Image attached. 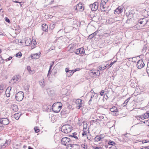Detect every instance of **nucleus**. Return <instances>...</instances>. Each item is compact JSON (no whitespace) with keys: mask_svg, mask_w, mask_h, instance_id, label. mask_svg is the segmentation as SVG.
I'll return each instance as SVG.
<instances>
[{"mask_svg":"<svg viewBox=\"0 0 149 149\" xmlns=\"http://www.w3.org/2000/svg\"><path fill=\"white\" fill-rule=\"evenodd\" d=\"M98 74V75H99L100 74V71L98 70H97V72H96V73Z\"/></svg>","mask_w":149,"mask_h":149,"instance_id":"62","label":"nucleus"},{"mask_svg":"<svg viewBox=\"0 0 149 149\" xmlns=\"http://www.w3.org/2000/svg\"><path fill=\"white\" fill-rule=\"evenodd\" d=\"M11 142V140H6L5 142V144L7 145V146L8 145V144H9Z\"/></svg>","mask_w":149,"mask_h":149,"instance_id":"40","label":"nucleus"},{"mask_svg":"<svg viewBox=\"0 0 149 149\" xmlns=\"http://www.w3.org/2000/svg\"><path fill=\"white\" fill-rule=\"evenodd\" d=\"M35 132L36 133H38L39 132L40 130L37 127H35L34 128Z\"/></svg>","mask_w":149,"mask_h":149,"instance_id":"35","label":"nucleus"},{"mask_svg":"<svg viewBox=\"0 0 149 149\" xmlns=\"http://www.w3.org/2000/svg\"><path fill=\"white\" fill-rule=\"evenodd\" d=\"M96 121L94 120H92L90 122V123L93 124V123H96Z\"/></svg>","mask_w":149,"mask_h":149,"instance_id":"51","label":"nucleus"},{"mask_svg":"<svg viewBox=\"0 0 149 149\" xmlns=\"http://www.w3.org/2000/svg\"><path fill=\"white\" fill-rule=\"evenodd\" d=\"M110 111L111 112H116L118 111L117 108L115 106H114L112 108H111L110 109Z\"/></svg>","mask_w":149,"mask_h":149,"instance_id":"28","label":"nucleus"},{"mask_svg":"<svg viewBox=\"0 0 149 149\" xmlns=\"http://www.w3.org/2000/svg\"><path fill=\"white\" fill-rule=\"evenodd\" d=\"M107 65L106 66H104V67H103V70H104L105 69L107 68L108 67Z\"/></svg>","mask_w":149,"mask_h":149,"instance_id":"63","label":"nucleus"},{"mask_svg":"<svg viewBox=\"0 0 149 149\" xmlns=\"http://www.w3.org/2000/svg\"><path fill=\"white\" fill-rule=\"evenodd\" d=\"M140 116V119H144L145 118H145V117L144 116V115L143 116Z\"/></svg>","mask_w":149,"mask_h":149,"instance_id":"53","label":"nucleus"},{"mask_svg":"<svg viewBox=\"0 0 149 149\" xmlns=\"http://www.w3.org/2000/svg\"><path fill=\"white\" fill-rule=\"evenodd\" d=\"M87 123H84V128H83V130H84L85 131H86V130H88L87 129Z\"/></svg>","mask_w":149,"mask_h":149,"instance_id":"36","label":"nucleus"},{"mask_svg":"<svg viewBox=\"0 0 149 149\" xmlns=\"http://www.w3.org/2000/svg\"><path fill=\"white\" fill-rule=\"evenodd\" d=\"M68 113V111L66 109H63L61 112V115L65 116Z\"/></svg>","mask_w":149,"mask_h":149,"instance_id":"30","label":"nucleus"},{"mask_svg":"<svg viewBox=\"0 0 149 149\" xmlns=\"http://www.w3.org/2000/svg\"><path fill=\"white\" fill-rule=\"evenodd\" d=\"M145 118H149V111L146 112L144 114Z\"/></svg>","mask_w":149,"mask_h":149,"instance_id":"38","label":"nucleus"},{"mask_svg":"<svg viewBox=\"0 0 149 149\" xmlns=\"http://www.w3.org/2000/svg\"><path fill=\"white\" fill-rule=\"evenodd\" d=\"M70 147V149H71V148H72L73 149H79V146L77 144H74L73 142Z\"/></svg>","mask_w":149,"mask_h":149,"instance_id":"18","label":"nucleus"},{"mask_svg":"<svg viewBox=\"0 0 149 149\" xmlns=\"http://www.w3.org/2000/svg\"><path fill=\"white\" fill-rule=\"evenodd\" d=\"M114 64V63L111 62L109 65H108V66H109V68L111 67L112 65Z\"/></svg>","mask_w":149,"mask_h":149,"instance_id":"54","label":"nucleus"},{"mask_svg":"<svg viewBox=\"0 0 149 149\" xmlns=\"http://www.w3.org/2000/svg\"><path fill=\"white\" fill-rule=\"evenodd\" d=\"M4 91L3 90L0 89V96L3 93Z\"/></svg>","mask_w":149,"mask_h":149,"instance_id":"56","label":"nucleus"},{"mask_svg":"<svg viewBox=\"0 0 149 149\" xmlns=\"http://www.w3.org/2000/svg\"><path fill=\"white\" fill-rule=\"evenodd\" d=\"M81 146L82 147L84 148V149H86V148H87L86 146H85L84 145H82Z\"/></svg>","mask_w":149,"mask_h":149,"instance_id":"59","label":"nucleus"},{"mask_svg":"<svg viewBox=\"0 0 149 149\" xmlns=\"http://www.w3.org/2000/svg\"><path fill=\"white\" fill-rule=\"evenodd\" d=\"M77 134V133L76 132H74L72 133L73 138L75 139H78V137L76 136Z\"/></svg>","mask_w":149,"mask_h":149,"instance_id":"37","label":"nucleus"},{"mask_svg":"<svg viewBox=\"0 0 149 149\" xmlns=\"http://www.w3.org/2000/svg\"><path fill=\"white\" fill-rule=\"evenodd\" d=\"M72 130V127L70 125H63L61 127V131L65 133H68Z\"/></svg>","mask_w":149,"mask_h":149,"instance_id":"4","label":"nucleus"},{"mask_svg":"<svg viewBox=\"0 0 149 149\" xmlns=\"http://www.w3.org/2000/svg\"><path fill=\"white\" fill-rule=\"evenodd\" d=\"M77 70L76 69H75L74 70H70V72H69L68 73H67V77H69L72 76L74 73L77 71Z\"/></svg>","mask_w":149,"mask_h":149,"instance_id":"23","label":"nucleus"},{"mask_svg":"<svg viewBox=\"0 0 149 149\" xmlns=\"http://www.w3.org/2000/svg\"><path fill=\"white\" fill-rule=\"evenodd\" d=\"M7 146V145L5 144V143H2L1 145V148H4L6 146Z\"/></svg>","mask_w":149,"mask_h":149,"instance_id":"42","label":"nucleus"},{"mask_svg":"<svg viewBox=\"0 0 149 149\" xmlns=\"http://www.w3.org/2000/svg\"><path fill=\"white\" fill-rule=\"evenodd\" d=\"M73 52L76 54L79 55L80 56H83L85 54V50L83 47L79 48L74 50Z\"/></svg>","mask_w":149,"mask_h":149,"instance_id":"7","label":"nucleus"},{"mask_svg":"<svg viewBox=\"0 0 149 149\" xmlns=\"http://www.w3.org/2000/svg\"><path fill=\"white\" fill-rule=\"evenodd\" d=\"M12 110L14 111H16L18 110V108L17 105L14 104L11 107Z\"/></svg>","mask_w":149,"mask_h":149,"instance_id":"25","label":"nucleus"},{"mask_svg":"<svg viewBox=\"0 0 149 149\" xmlns=\"http://www.w3.org/2000/svg\"><path fill=\"white\" fill-rule=\"evenodd\" d=\"M61 143L62 144L69 147L72 143V141L70 138L65 137L62 138L61 141Z\"/></svg>","mask_w":149,"mask_h":149,"instance_id":"1","label":"nucleus"},{"mask_svg":"<svg viewBox=\"0 0 149 149\" xmlns=\"http://www.w3.org/2000/svg\"><path fill=\"white\" fill-rule=\"evenodd\" d=\"M0 122L4 125H7L9 123V120L6 118H0Z\"/></svg>","mask_w":149,"mask_h":149,"instance_id":"14","label":"nucleus"},{"mask_svg":"<svg viewBox=\"0 0 149 149\" xmlns=\"http://www.w3.org/2000/svg\"><path fill=\"white\" fill-rule=\"evenodd\" d=\"M109 148L110 149H116L117 148L116 146L115 145H113L110 146H109Z\"/></svg>","mask_w":149,"mask_h":149,"instance_id":"39","label":"nucleus"},{"mask_svg":"<svg viewBox=\"0 0 149 149\" xmlns=\"http://www.w3.org/2000/svg\"><path fill=\"white\" fill-rule=\"evenodd\" d=\"M39 53V54L36 53L33 54L31 56V58L32 59H33L38 58L40 56L39 55L40 54V52Z\"/></svg>","mask_w":149,"mask_h":149,"instance_id":"21","label":"nucleus"},{"mask_svg":"<svg viewBox=\"0 0 149 149\" xmlns=\"http://www.w3.org/2000/svg\"><path fill=\"white\" fill-rule=\"evenodd\" d=\"M147 22L146 18H141L138 21V22L143 25H145Z\"/></svg>","mask_w":149,"mask_h":149,"instance_id":"15","label":"nucleus"},{"mask_svg":"<svg viewBox=\"0 0 149 149\" xmlns=\"http://www.w3.org/2000/svg\"><path fill=\"white\" fill-rule=\"evenodd\" d=\"M115 12L118 14L120 13L123 12V9L120 7H119L115 10Z\"/></svg>","mask_w":149,"mask_h":149,"instance_id":"22","label":"nucleus"},{"mask_svg":"<svg viewBox=\"0 0 149 149\" xmlns=\"http://www.w3.org/2000/svg\"><path fill=\"white\" fill-rule=\"evenodd\" d=\"M40 84L42 88L45 86L44 79H43L40 81Z\"/></svg>","mask_w":149,"mask_h":149,"instance_id":"29","label":"nucleus"},{"mask_svg":"<svg viewBox=\"0 0 149 149\" xmlns=\"http://www.w3.org/2000/svg\"><path fill=\"white\" fill-rule=\"evenodd\" d=\"M109 146H113V145H115V143L113 142V141H110L108 142Z\"/></svg>","mask_w":149,"mask_h":149,"instance_id":"31","label":"nucleus"},{"mask_svg":"<svg viewBox=\"0 0 149 149\" xmlns=\"http://www.w3.org/2000/svg\"><path fill=\"white\" fill-rule=\"evenodd\" d=\"M98 6V3L97 2H95L93 4H91L90 7L91 8L92 10L95 11L97 10Z\"/></svg>","mask_w":149,"mask_h":149,"instance_id":"11","label":"nucleus"},{"mask_svg":"<svg viewBox=\"0 0 149 149\" xmlns=\"http://www.w3.org/2000/svg\"><path fill=\"white\" fill-rule=\"evenodd\" d=\"M42 30L45 32H47L48 31V26L46 24H44L42 25Z\"/></svg>","mask_w":149,"mask_h":149,"instance_id":"19","label":"nucleus"},{"mask_svg":"<svg viewBox=\"0 0 149 149\" xmlns=\"http://www.w3.org/2000/svg\"><path fill=\"white\" fill-rule=\"evenodd\" d=\"M25 43L26 46H28L32 43V41L30 38H26L25 39Z\"/></svg>","mask_w":149,"mask_h":149,"instance_id":"16","label":"nucleus"},{"mask_svg":"<svg viewBox=\"0 0 149 149\" xmlns=\"http://www.w3.org/2000/svg\"><path fill=\"white\" fill-rule=\"evenodd\" d=\"M21 80V77L19 75H16L14 76L11 80L12 81H13L14 83L19 82Z\"/></svg>","mask_w":149,"mask_h":149,"instance_id":"10","label":"nucleus"},{"mask_svg":"<svg viewBox=\"0 0 149 149\" xmlns=\"http://www.w3.org/2000/svg\"><path fill=\"white\" fill-rule=\"evenodd\" d=\"M128 59V60L130 61H132L133 62L136 63V57H134L133 58H128L127 59Z\"/></svg>","mask_w":149,"mask_h":149,"instance_id":"27","label":"nucleus"},{"mask_svg":"<svg viewBox=\"0 0 149 149\" xmlns=\"http://www.w3.org/2000/svg\"><path fill=\"white\" fill-rule=\"evenodd\" d=\"M106 3L103 0H102L100 3V7L102 11H105L107 9V7L106 6Z\"/></svg>","mask_w":149,"mask_h":149,"instance_id":"8","label":"nucleus"},{"mask_svg":"<svg viewBox=\"0 0 149 149\" xmlns=\"http://www.w3.org/2000/svg\"><path fill=\"white\" fill-rule=\"evenodd\" d=\"M104 91L102 90L100 94V95L103 96L104 95Z\"/></svg>","mask_w":149,"mask_h":149,"instance_id":"50","label":"nucleus"},{"mask_svg":"<svg viewBox=\"0 0 149 149\" xmlns=\"http://www.w3.org/2000/svg\"><path fill=\"white\" fill-rule=\"evenodd\" d=\"M97 33V31H96L95 32L90 35L89 36L88 39H91L92 38H93L94 36H95L96 35Z\"/></svg>","mask_w":149,"mask_h":149,"instance_id":"24","label":"nucleus"},{"mask_svg":"<svg viewBox=\"0 0 149 149\" xmlns=\"http://www.w3.org/2000/svg\"><path fill=\"white\" fill-rule=\"evenodd\" d=\"M62 107V104L61 103L57 102L54 103L52 107V110L54 112L58 113Z\"/></svg>","mask_w":149,"mask_h":149,"instance_id":"2","label":"nucleus"},{"mask_svg":"<svg viewBox=\"0 0 149 149\" xmlns=\"http://www.w3.org/2000/svg\"><path fill=\"white\" fill-rule=\"evenodd\" d=\"M12 58V57L10 56L8 58L6 59V61H10V60Z\"/></svg>","mask_w":149,"mask_h":149,"instance_id":"49","label":"nucleus"},{"mask_svg":"<svg viewBox=\"0 0 149 149\" xmlns=\"http://www.w3.org/2000/svg\"><path fill=\"white\" fill-rule=\"evenodd\" d=\"M91 93L92 94H91V97L90 99L88 102V104L89 105L91 104V102L92 101H93L94 100L95 98V99H97L98 97L97 94L94 92L93 89L91 90L90 92L88 93V94H90Z\"/></svg>","mask_w":149,"mask_h":149,"instance_id":"5","label":"nucleus"},{"mask_svg":"<svg viewBox=\"0 0 149 149\" xmlns=\"http://www.w3.org/2000/svg\"><path fill=\"white\" fill-rule=\"evenodd\" d=\"M146 48H143L142 50V52H145L146 50Z\"/></svg>","mask_w":149,"mask_h":149,"instance_id":"60","label":"nucleus"},{"mask_svg":"<svg viewBox=\"0 0 149 149\" xmlns=\"http://www.w3.org/2000/svg\"><path fill=\"white\" fill-rule=\"evenodd\" d=\"M27 69L29 71L30 73H31V67L29 66H27Z\"/></svg>","mask_w":149,"mask_h":149,"instance_id":"41","label":"nucleus"},{"mask_svg":"<svg viewBox=\"0 0 149 149\" xmlns=\"http://www.w3.org/2000/svg\"><path fill=\"white\" fill-rule=\"evenodd\" d=\"M78 11H82L84 10V7L83 6L82 4L81 3H79L77 5Z\"/></svg>","mask_w":149,"mask_h":149,"instance_id":"20","label":"nucleus"},{"mask_svg":"<svg viewBox=\"0 0 149 149\" xmlns=\"http://www.w3.org/2000/svg\"><path fill=\"white\" fill-rule=\"evenodd\" d=\"M75 103L77 104V107L78 109L83 106L82 100L80 99H77L75 101Z\"/></svg>","mask_w":149,"mask_h":149,"instance_id":"13","label":"nucleus"},{"mask_svg":"<svg viewBox=\"0 0 149 149\" xmlns=\"http://www.w3.org/2000/svg\"><path fill=\"white\" fill-rule=\"evenodd\" d=\"M24 93L22 91H20L17 93L15 95L16 100L18 101H21L23 99Z\"/></svg>","mask_w":149,"mask_h":149,"instance_id":"6","label":"nucleus"},{"mask_svg":"<svg viewBox=\"0 0 149 149\" xmlns=\"http://www.w3.org/2000/svg\"><path fill=\"white\" fill-rule=\"evenodd\" d=\"M136 118L138 120H140V116H135Z\"/></svg>","mask_w":149,"mask_h":149,"instance_id":"52","label":"nucleus"},{"mask_svg":"<svg viewBox=\"0 0 149 149\" xmlns=\"http://www.w3.org/2000/svg\"><path fill=\"white\" fill-rule=\"evenodd\" d=\"M144 65L145 64L142 59L138 61L137 62L136 67L138 69H141L144 67Z\"/></svg>","mask_w":149,"mask_h":149,"instance_id":"9","label":"nucleus"},{"mask_svg":"<svg viewBox=\"0 0 149 149\" xmlns=\"http://www.w3.org/2000/svg\"><path fill=\"white\" fill-rule=\"evenodd\" d=\"M87 134V131H85V130H83V133L82 134V135L83 136H84V135H86Z\"/></svg>","mask_w":149,"mask_h":149,"instance_id":"46","label":"nucleus"},{"mask_svg":"<svg viewBox=\"0 0 149 149\" xmlns=\"http://www.w3.org/2000/svg\"><path fill=\"white\" fill-rule=\"evenodd\" d=\"M5 21L8 22V23H10V20L9 19H8L7 17H6L5 18Z\"/></svg>","mask_w":149,"mask_h":149,"instance_id":"45","label":"nucleus"},{"mask_svg":"<svg viewBox=\"0 0 149 149\" xmlns=\"http://www.w3.org/2000/svg\"><path fill=\"white\" fill-rule=\"evenodd\" d=\"M127 133L125 134H124V136H125L126 137H128L129 136H128V135H127ZM128 135H130V134H128Z\"/></svg>","mask_w":149,"mask_h":149,"instance_id":"58","label":"nucleus"},{"mask_svg":"<svg viewBox=\"0 0 149 149\" xmlns=\"http://www.w3.org/2000/svg\"><path fill=\"white\" fill-rule=\"evenodd\" d=\"M4 127L3 126H0V131L2 130L3 129Z\"/></svg>","mask_w":149,"mask_h":149,"instance_id":"57","label":"nucleus"},{"mask_svg":"<svg viewBox=\"0 0 149 149\" xmlns=\"http://www.w3.org/2000/svg\"><path fill=\"white\" fill-rule=\"evenodd\" d=\"M135 12L133 10H129L126 13V15L127 17V19L126 21V23H129L130 22V20L133 17V15L134 14Z\"/></svg>","mask_w":149,"mask_h":149,"instance_id":"3","label":"nucleus"},{"mask_svg":"<svg viewBox=\"0 0 149 149\" xmlns=\"http://www.w3.org/2000/svg\"><path fill=\"white\" fill-rule=\"evenodd\" d=\"M11 89V87H8L5 91V94L7 97H10V92Z\"/></svg>","mask_w":149,"mask_h":149,"instance_id":"17","label":"nucleus"},{"mask_svg":"<svg viewBox=\"0 0 149 149\" xmlns=\"http://www.w3.org/2000/svg\"><path fill=\"white\" fill-rule=\"evenodd\" d=\"M99 118L100 119H103L104 118V116H99Z\"/></svg>","mask_w":149,"mask_h":149,"instance_id":"61","label":"nucleus"},{"mask_svg":"<svg viewBox=\"0 0 149 149\" xmlns=\"http://www.w3.org/2000/svg\"><path fill=\"white\" fill-rule=\"evenodd\" d=\"M21 114L17 113L15 114L14 115V118L17 120H18Z\"/></svg>","mask_w":149,"mask_h":149,"instance_id":"26","label":"nucleus"},{"mask_svg":"<svg viewBox=\"0 0 149 149\" xmlns=\"http://www.w3.org/2000/svg\"><path fill=\"white\" fill-rule=\"evenodd\" d=\"M97 69L99 70H103V67L101 66H99L98 67Z\"/></svg>","mask_w":149,"mask_h":149,"instance_id":"44","label":"nucleus"},{"mask_svg":"<svg viewBox=\"0 0 149 149\" xmlns=\"http://www.w3.org/2000/svg\"><path fill=\"white\" fill-rule=\"evenodd\" d=\"M144 13L145 14H147V16L149 15V11H146V10H145L144 12Z\"/></svg>","mask_w":149,"mask_h":149,"instance_id":"48","label":"nucleus"},{"mask_svg":"<svg viewBox=\"0 0 149 149\" xmlns=\"http://www.w3.org/2000/svg\"><path fill=\"white\" fill-rule=\"evenodd\" d=\"M130 99V98H129L125 100V101L124 102L123 104V106H125L126 105H127V103L128 102Z\"/></svg>","mask_w":149,"mask_h":149,"instance_id":"34","label":"nucleus"},{"mask_svg":"<svg viewBox=\"0 0 149 149\" xmlns=\"http://www.w3.org/2000/svg\"><path fill=\"white\" fill-rule=\"evenodd\" d=\"M91 72L93 73V74H96V72H94L93 70L91 71Z\"/></svg>","mask_w":149,"mask_h":149,"instance_id":"64","label":"nucleus"},{"mask_svg":"<svg viewBox=\"0 0 149 149\" xmlns=\"http://www.w3.org/2000/svg\"><path fill=\"white\" fill-rule=\"evenodd\" d=\"M70 70H69L68 68H66L65 69V71L66 73H68L70 71Z\"/></svg>","mask_w":149,"mask_h":149,"instance_id":"47","label":"nucleus"},{"mask_svg":"<svg viewBox=\"0 0 149 149\" xmlns=\"http://www.w3.org/2000/svg\"><path fill=\"white\" fill-rule=\"evenodd\" d=\"M6 86L4 84H1L0 86V89L4 91L5 89Z\"/></svg>","mask_w":149,"mask_h":149,"instance_id":"32","label":"nucleus"},{"mask_svg":"<svg viewBox=\"0 0 149 149\" xmlns=\"http://www.w3.org/2000/svg\"><path fill=\"white\" fill-rule=\"evenodd\" d=\"M95 120L96 121V123H95L96 124H97V123H99L100 121V120L98 119H96Z\"/></svg>","mask_w":149,"mask_h":149,"instance_id":"55","label":"nucleus"},{"mask_svg":"<svg viewBox=\"0 0 149 149\" xmlns=\"http://www.w3.org/2000/svg\"><path fill=\"white\" fill-rule=\"evenodd\" d=\"M22 55V53H21V52H19L17 54H16L15 56L16 57L20 58L21 57Z\"/></svg>","mask_w":149,"mask_h":149,"instance_id":"33","label":"nucleus"},{"mask_svg":"<svg viewBox=\"0 0 149 149\" xmlns=\"http://www.w3.org/2000/svg\"><path fill=\"white\" fill-rule=\"evenodd\" d=\"M149 65L148 64L147 66L146 69V71L148 74H149Z\"/></svg>","mask_w":149,"mask_h":149,"instance_id":"43","label":"nucleus"},{"mask_svg":"<svg viewBox=\"0 0 149 149\" xmlns=\"http://www.w3.org/2000/svg\"><path fill=\"white\" fill-rule=\"evenodd\" d=\"M105 136V135L104 134H99L97 135L94 138V140L96 142H98L100 141H101L103 139Z\"/></svg>","mask_w":149,"mask_h":149,"instance_id":"12","label":"nucleus"}]
</instances>
